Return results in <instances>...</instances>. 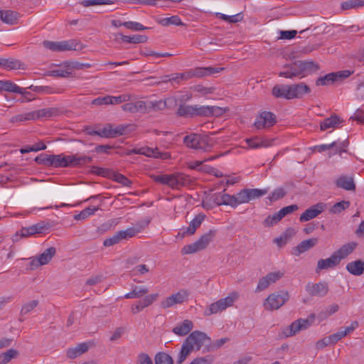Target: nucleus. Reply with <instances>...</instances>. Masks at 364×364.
I'll return each mask as SVG.
<instances>
[{
    "label": "nucleus",
    "mask_w": 364,
    "mask_h": 364,
    "mask_svg": "<svg viewBox=\"0 0 364 364\" xmlns=\"http://www.w3.org/2000/svg\"><path fill=\"white\" fill-rule=\"evenodd\" d=\"M216 17L231 23H235L237 22H240L242 21L243 19V15L242 13H238L235 15L232 16H228L221 13H216L215 14Z\"/></svg>",
    "instance_id": "nucleus-44"
},
{
    "label": "nucleus",
    "mask_w": 364,
    "mask_h": 364,
    "mask_svg": "<svg viewBox=\"0 0 364 364\" xmlns=\"http://www.w3.org/2000/svg\"><path fill=\"white\" fill-rule=\"evenodd\" d=\"M70 160H69V166H82L92 162V159L90 156L84 155H70L68 156Z\"/></svg>",
    "instance_id": "nucleus-34"
},
{
    "label": "nucleus",
    "mask_w": 364,
    "mask_h": 364,
    "mask_svg": "<svg viewBox=\"0 0 364 364\" xmlns=\"http://www.w3.org/2000/svg\"><path fill=\"white\" fill-rule=\"evenodd\" d=\"M289 296L287 291H279L271 294L265 299L264 307L267 311H273L279 309L289 300Z\"/></svg>",
    "instance_id": "nucleus-7"
},
{
    "label": "nucleus",
    "mask_w": 364,
    "mask_h": 364,
    "mask_svg": "<svg viewBox=\"0 0 364 364\" xmlns=\"http://www.w3.org/2000/svg\"><path fill=\"white\" fill-rule=\"evenodd\" d=\"M299 61V70L301 73L300 78H302L312 73L317 71L319 69L318 64L314 61Z\"/></svg>",
    "instance_id": "nucleus-22"
},
{
    "label": "nucleus",
    "mask_w": 364,
    "mask_h": 364,
    "mask_svg": "<svg viewBox=\"0 0 364 364\" xmlns=\"http://www.w3.org/2000/svg\"><path fill=\"white\" fill-rule=\"evenodd\" d=\"M247 145L252 149H258L261 147H268L272 145L273 139H267L259 136H255L245 139Z\"/></svg>",
    "instance_id": "nucleus-24"
},
{
    "label": "nucleus",
    "mask_w": 364,
    "mask_h": 364,
    "mask_svg": "<svg viewBox=\"0 0 364 364\" xmlns=\"http://www.w3.org/2000/svg\"><path fill=\"white\" fill-rule=\"evenodd\" d=\"M315 319V314H311L307 318H299L292 322L288 327L284 329L283 333L286 337L296 335L301 331L307 329L313 323Z\"/></svg>",
    "instance_id": "nucleus-6"
},
{
    "label": "nucleus",
    "mask_w": 364,
    "mask_h": 364,
    "mask_svg": "<svg viewBox=\"0 0 364 364\" xmlns=\"http://www.w3.org/2000/svg\"><path fill=\"white\" fill-rule=\"evenodd\" d=\"M68 156L60 155H51L52 164L50 166L53 167H68L69 166Z\"/></svg>",
    "instance_id": "nucleus-37"
},
{
    "label": "nucleus",
    "mask_w": 364,
    "mask_h": 364,
    "mask_svg": "<svg viewBox=\"0 0 364 364\" xmlns=\"http://www.w3.org/2000/svg\"><path fill=\"white\" fill-rule=\"evenodd\" d=\"M209 106L194 105V117H210Z\"/></svg>",
    "instance_id": "nucleus-60"
},
{
    "label": "nucleus",
    "mask_w": 364,
    "mask_h": 364,
    "mask_svg": "<svg viewBox=\"0 0 364 364\" xmlns=\"http://www.w3.org/2000/svg\"><path fill=\"white\" fill-rule=\"evenodd\" d=\"M284 276V272L277 271L270 272L265 277H262L258 282L257 291H260L266 289L270 284L275 283Z\"/></svg>",
    "instance_id": "nucleus-16"
},
{
    "label": "nucleus",
    "mask_w": 364,
    "mask_h": 364,
    "mask_svg": "<svg viewBox=\"0 0 364 364\" xmlns=\"http://www.w3.org/2000/svg\"><path fill=\"white\" fill-rule=\"evenodd\" d=\"M176 113L180 117H194V105H180Z\"/></svg>",
    "instance_id": "nucleus-43"
},
{
    "label": "nucleus",
    "mask_w": 364,
    "mask_h": 364,
    "mask_svg": "<svg viewBox=\"0 0 364 364\" xmlns=\"http://www.w3.org/2000/svg\"><path fill=\"white\" fill-rule=\"evenodd\" d=\"M296 210H298V205L294 204L282 208L280 210L276 213V215L280 221L287 215L290 214Z\"/></svg>",
    "instance_id": "nucleus-57"
},
{
    "label": "nucleus",
    "mask_w": 364,
    "mask_h": 364,
    "mask_svg": "<svg viewBox=\"0 0 364 364\" xmlns=\"http://www.w3.org/2000/svg\"><path fill=\"white\" fill-rule=\"evenodd\" d=\"M336 82V74L334 73H328L325 76L320 77L317 79L316 84L320 85H328Z\"/></svg>",
    "instance_id": "nucleus-46"
},
{
    "label": "nucleus",
    "mask_w": 364,
    "mask_h": 364,
    "mask_svg": "<svg viewBox=\"0 0 364 364\" xmlns=\"http://www.w3.org/2000/svg\"><path fill=\"white\" fill-rule=\"evenodd\" d=\"M20 60L15 58H0V66L7 70H17L21 68Z\"/></svg>",
    "instance_id": "nucleus-38"
},
{
    "label": "nucleus",
    "mask_w": 364,
    "mask_h": 364,
    "mask_svg": "<svg viewBox=\"0 0 364 364\" xmlns=\"http://www.w3.org/2000/svg\"><path fill=\"white\" fill-rule=\"evenodd\" d=\"M121 36V39L123 42L128 43H145L147 41L148 38L144 35H133L132 36H124L123 34H119Z\"/></svg>",
    "instance_id": "nucleus-41"
},
{
    "label": "nucleus",
    "mask_w": 364,
    "mask_h": 364,
    "mask_svg": "<svg viewBox=\"0 0 364 364\" xmlns=\"http://www.w3.org/2000/svg\"><path fill=\"white\" fill-rule=\"evenodd\" d=\"M184 342L193 350H199L204 345L210 342V338L203 332L195 331L186 338Z\"/></svg>",
    "instance_id": "nucleus-8"
},
{
    "label": "nucleus",
    "mask_w": 364,
    "mask_h": 364,
    "mask_svg": "<svg viewBox=\"0 0 364 364\" xmlns=\"http://www.w3.org/2000/svg\"><path fill=\"white\" fill-rule=\"evenodd\" d=\"M224 68H213V67H206V68H196L193 70H190L187 72L182 73L183 80H187L193 77H202L205 75H210L214 73H220L221 70H223Z\"/></svg>",
    "instance_id": "nucleus-12"
},
{
    "label": "nucleus",
    "mask_w": 364,
    "mask_h": 364,
    "mask_svg": "<svg viewBox=\"0 0 364 364\" xmlns=\"http://www.w3.org/2000/svg\"><path fill=\"white\" fill-rule=\"evenodd\" d=\"M311 91L309 87L304 82L293 84L289 85V97L301 98L304 94L309 93Z\"/></svg>",
    "instance_id": "nucleus-19"
},
{
    "label": "nucleus",
    "mask_w": 364,
    "mask_h": 364,
    "mask_svg": "<svg viewBox=\"0 0 364 364\" xmlns=\"http://www.w3.org/2000/svg\"><path fill=\"white\" fill-rule=\"evenodd\" d=\"M357 246L356 242H348L347 244L343 245L340 249H338L334 254L339 258V261L348 257L350 254L353 252L355 248Z\"/></svg>",
    "instance_id": "nucleus-32"
},
{
    "label": "nucleus",
    "mask_w": 364,
    "mask_h": 364,
    "mask_svg": "<svg viewBox=\"0 0 364 364\" xmlns=\"http://www.w3.org/2000/svg\"><path fill=\"white\" fill-rule=\"evenodd\" d=\"M193 327V322L190 320H184L182 323H178L174 327L172 331L180 336L187 335Z\"/></svg>",
    "instance_id": "nucleus-29"
},
{
    "label": "nucleus",
    "mask_w": 364,
    "mask_h": 364,
    "mask_svg": "<svg viewBox=\"0 0 364 364\" xmlns=\"http://www.w3.org/2000/svg\"><path fill=\"white\" fill-rule=\"evenodd\" d=\"M350 204V202L347 200H342L341 202L336 203L330 209V213L333 214L341 213L342 211L348 208Z\"/></svg>",
    "instance_id": "nucleus-53"
},
{
    "label": "nucleus",
    "mask_w": 364,
    "mask_h": 364,
    "mask_svg": "<svg viewBox=\"0 0 364 364\" xmlns=\"http://www.w3.org/2000/svg\"><path fill=\"white\" fill-rule=\"evenodd\" d=\"M64 68H58L52 71V74L55 77H69L72 75L71 68L68 66V62H65L63 64Z\"/></svg>",
    "instance_id": "nucleus-55"
},
{
    "label": "nucleus",
    "mask_w": 364,
    "mask_h": 364,
    "mask_svg": "<svg viewBox=\"0 0 364 364\" xmlns=\"http://www.w3.org/2000/svg\"><path fill=\"white\" fill-rule=\"evenodd\" d=\"M343 122L341 118L336 115H332L331 117L325 119L320 123V129L322 131L326 130L329 128L338 127V126Z\"/></svg>",
    "instance_id": "nucleus-31"
},
{
    "label": "nucleus",
    "mask_w": 364,
    "mask_h": 364,
    "mask_svg": "<svg viewBox=\"0 0 364 364\" xmlns=\"http://www.w3.org/2000/svg\"><path fill=\"white\" fill-rule=\"evenodd\" d=\"M89 349V346L86 343L77 344L75 348H70L67 350V357L73 359L81 355L82 353L87 352Z\"/></svg>",
    "instance_id": "nucleus-28"
},
{
    "label": "nucleus",
    "mask_w": 364,
    "mask_h": 364,
    "mask_svg": "<svg viewBox=\"0 0 364 364\" xmlns=\"http://www.w3.org/2000/svg\"><path fill=\"white\" fill-rule=\"evenodd\" d=\"M272 95L277 98H285L291 100L289 97V85H277L272 88Z\"/></svg>",
    "instance_id": "nucleus-35"
},
{
    "label": "nucleus",
    "mask_w": 364,
    "mask_h": 364,
    "mask_svg": "<svg viewBox=\"0 0 364 364\" xmlns=\"http://www.w3.org/2000/svg\"><path fill=\"white\" fill-rule=\"evenodd\" d=\"M166 107V100L148 101V113L163 110Z\"/></svg>",
    "instance_id": "nucleus-48"
},
{
    "label": "nucleus",
    "mask_w": 364,
    "mask_h": 364,
    "mask_svg": "<svg viewBox=\"0 0 364 364\" xmlns=\"http://www.w3.org/2000/svg\"><path fill=\"white\" fill-rule=\"evenodd\" d=\"M336 185L338 188H343L346 191H355V184L353 177L348 176H341L336 181Z\"/></svg>",
    "instance_id": "nucleus-26"
},
{
    "label": "nucleus",
    "mask_w": 364,
    "mask_h": 364,
    "mask_svg": "<svg viewBox=\"0 0 364 364\" xmlns=\"http://www.w3.org/2000/svg\"><path fill=\"white\" fill-rule=\"evenodd\" d=\"M210 200L215 205L220 206L222 205H232L230 195L223 193H215L210 197Z\"/></svg>",
    "instance_id": "nucleus-30"
},
{
    "label": "nucleus",
    "mask_w": 364,
    "mask_h": 364,
    "mask_svg": "<svg viewBox=\"0 0 364 364\" xmlns=\"http://www.w3.org/2000/svg\"><path fill=\"white\" fill-rule=\"evenodd\" d=\"M306 292L311 296L323 297L328 291V285L326 282H309L305 287Z\"/></svg>",
    "instance_id": "nucleus-14"
},
{
    "label": "nucleus",
    "mask_w": 364,
    "mask_h": 364,
    "mask_svg": "<svg viewBox=\"0 0 364 364\" xmlns=\"http://www.w3.org/2000/svg\"><path fill=\"white\" fill-rule=\"evenodd\" d=\"M205 215L203 213H199L191 221L189 226L186 228H183L180 230L178 236L181 238L186 237V235H193L197 228H198L202 224L203 221L205 220Z\"/></svg>",
    "instance_id": "nucleus-13"
},
{
    "label": "nucleus",
    "mask_w": 364,
    "mask_h": 364,
    "mask_svg": "<svg viewBox=\"0 0 364 364\" xmlns=\"http://www.w3.org/2000/svg\"><path fill=\"white\" fill-rule=\"evenodd\" d=\"M276 122L277 119L274 114L264 111L257 117L254 124L255 127L259 129L272 127Z\"/></svg>",
    "instance_id": "nucleus-15"
},
{
    "label": "nucleus",
    "mask_w": 364,
    "mask_h": 364,
    "mask_svg": "<svg viewBox=\"0 0 364 364\" xmlns=\"http://www.w3.org/2000/svg\"><path fill=\"white\" fill-rule=\"evenodd\" d=\"M30 89L33 90V91L38 92H43L46 94H54V93H61L63 90L59 88H53L48 86H36L33 87L31 85Z\"/></svg>",
    "instance_id": "nucleus-52"
},
{
    "label": "nucleus",
    "mask_w": 364,
    "mask_h": 364,
    "mask_svg": "<svg viewBox=\"0 0 364 364\" xmlns=\"http://www.w3.org/2000/svg\"><path fill=\"white\" fill-rule=\"evenodd\" d=\"M216 235V230H210L209 232L203 234L195 242L185 245L182 250V255L193 254L205 249L210 242L213 240Z\"/></svg>",
    "instance_id": "nucleus-3"
},
{
    "label": "nucleus",
    "mask_w": 364,
    "mask_h": 364,
    "mask_svg": "<svg viewBox=\"0 0 364 364\" xmlns=\"http://www.w3.org/2000/svg\"><path fill=\"white\" fill-rule=\"evenodd\" d=\"M238 294L232 292L225 298L220 299L216 302L211 304L204 311V316H209L214 314H218L231 306L237 299Z\"/></svg>",
    "instance_id": "nucleus-5"
},
{
    "label": "nucleus",
    "mask_w": 364,
    "mask_h": 364,
    "mask_svg": "<svg viewBox=\"0 0 364 364\" xmlns=\"http://www.w3.org/2000/svg\"><path fill=\"white\" fill-rule=\"evenodd\" d=\"M159 23L163 26H168L169 25L183 26L184 23L181 21L178 16H172L171 17L164 18L159 20Z\"/></svg>",
    "instance_id": "nucleus-45"
},
{
    "label": "nucleus",
    "mask_w": 364,
    "mask_h": 364,
    "mask_svg": "<svg viewBox=\"0 0 364 364\" xmlns=\"http://www.w3.org/2000/svg\"><path fill=\"white\" fill-rule=\"evenodd\" d=\"M339 309L338 304H332L327 307L324 311H322L318 314V318L319 320L323 321L328 318L329 316L335 314Z\"/></svg>",
    "instance_id": "nucleus-50"
},
{
    "label": "nucleus",
    "mask_w": 364,
    "mask_h": 364,
    "mask_svg": "<svg viewBox=\"0 0 364 364\" xmlns=\"http://www.w3.org/2000/svg\"><path fill=\"white\" fill-rule=\"evenodd\" d=\"M340 263L339 258L333 253L327 259H321L317 262L316 272H319L322 269L333 268Z\"/></svg>",
    "instance_id": "nucleus-21"
},
{
    "label": "nucleus",
    "mask_w": 364,
    "mask_h": 364,
    "mask_svg": "<svg viewBox=\"0 0 364 364\" xmlns=\"http://www.w3.org/2000/svg\"><path fill=\"white\" fill-rule=\"evenodd\" d=\"M213 361V356L208 355L205 357H199L193 359L190 364H211Z\"/></svg>",
    "instance_id": "nucleus-64"
},
{
    "label": "nucleus",
    "mask_w": 364,
    "mask_h": 364,
    "mask_svg": "<svg viewBox=\"0 0 364 364\" xmlns=\"http://www.w3.org/2000/svg\"><path fill=\"white\" fill-rule=\"evenodd\" d=\"M6 91L21 95L30 94L10 80H0V92Z\"/></svg>",
    "instance_id": "nucleus-25"
},
{
    "label": "nucleus",
    "mask_w": 364,
    "mask_h": 364,
    "mask_svg": "<svg viewBox=\"0 0 364 364\" xmlns=\"http://www.w3.org/2000/svg\"><path fill=\"white\" fill-rule=\"evenodd\" d=\"M183 77L182 73H171L170 75L161 76L160 77V80L155 82V83L159 84L170 82L172 84H179L181 81H183Z\"/></svg>",
    "instance_id": "nucleus-39"
},
{
    "label": "nucleus",
    "mask_w": 364,
    "mask_h": 364,
    "mask_svg": "<svg viewBox=\"0 0 364 364\" xmlns=\"http://www.w3.org/2000/svg\"><path fill=\"white\" fill-rule=\"evenodd\" d=\"M139 231V228L134 227L129 228L124 230H119L113 236L105 240L103 245L105 247L112 246L119 243L122 240H127L135 236L136 234H137Z\"/></svg>",
    "instance_id": "nucleus-9"
},
{
    "label": "nucleus",
    "mask_w": 364,
    "mask_h": 364,
    "mask_svg": "<svg viewBox=\"0 0 364 364\" xmlns=\"http://www.w3.org/2000/svg\"><path fill=\"white\" fill-rule=\"evenodd\" d=\"M193 350L183 342L181 346V351L178 354L176 359L177 364H181L186 360V358L191 353Z\"/></svg>",
    "instance_id": "nucleus-47"
},
{
    "label": "nucleus",
    "mask_w": 364,
    "mask_h": 364,
    "mask_svg": "<svg viewBox=\"0 0 364 364\" xmlns=\"http://www.w3.org/2000/svg\"><path fill=\"white\" fill-rule=\"evenodd\" d=\"M35 161L38 164H42L48 166H50L52 164L51 155L46 154H41L36 157Z\"/></svg>",
    "instance_id": "nucleus-62"
},
{
    "label": "nucleus",
    "mask_w": 364,
    "mask_h": 364,
    "mask_svg": "<svg viewBox=\"0 0 364 364\" xmlns=\"http://www.w3.org/2000/svg\"><path fill=\"white\" fill-rule=\"evenodd\" d=\"M56 249L54 247H50L43 251L38 257H31L29 258L31 262L29 263V269L34 270L40 266L47 264L55 255Z\"/></svg>",
    "instance_id": "nucleus-11"
},
{
    "label": "nucleus",
    "mask_w": 364,
    "mask_h": 364,
    "mask_svg": "<svg viewBox=\"0 0 364 364\" xmlns=\"http://www.w3.org/2000/svg\"><path fill=\"white\" fill-rule=\"evenodd\" d=\"M318 239L317 237H312L303 240L298 245L292 248L291 254L295 256H299L304 252H306L314 247L318 244Z\"/></svg>",
    "instance_id": "nucleus-18"
},
{
    "label": "nucleus",
    "mask_w": 364,
    "mask_h": 364,
    "mask_svg": "<svg viewBox=\"0 0 364 364\" xmlns=\"http://www.w3.org/2000/svg\"><path fill=\"white\" fill-rule=\"evenodd\" d=\"M346 269L353 275L360 276L363 274L362 260H355L348 263Z\"/></svg>",
    "instance_id": "nucleus-40"
},
{
    "label": "nucleus",
    "mask_w": 364,
    "mask_h": 364,
    "mask_svg": "<svg viewBox=\"0 0 364 364\" xmlns=\"http://www.w3.org/2000/svg\"><path fill=\"white\" fill-rule=\"evenodd\" d=\"M231 207L236 208L242 203H246L249 202L247 189H242L241 191L237 193L236 195L231 196Z\"/></svg>",
    "instance_id": "nucleus-33"
},
{
    "label": "nucleus",
    "mask_w": 364,
    "mask_h": 364,
    "mask_svg": "<svg viewBox=\"0 0 364 364\" xmlns=\"http://www.w3.org/2000/svg\"><path fill=\"white\" fill-rule=\"evenodd\" d=\"M33 119H40L43 117H51L58 113L56 108H45L36 111L31 112Z\"/></svg>",
    "instance_id": "nucleus-36"
},
{
    "label": "nucleus",
    "mask_w": 364,
    "mask_h": 364,
    "mask_svg": "<svg viewBox=\"0 0 364 364\" xmlns=\"http://www.w3.org/2000/svg\"><path fill=\"white\" fill-rule=\"evenodd\" d=\"M149 292V289L145 287L135 286L132 291L124 295L125 299L140 298Z\"/></svg>",
    "instance_id": "nucleus-42"
},
{
    "label": "nucleus",
    "mask_w": 364,
    "mask_h": 364,
    "mask_svg": "<svg viewBox=\"0 0 364 364\" xmlns=\"http://www.w3.org/2000/svg\"><path fill=\"white\" fill-rule=\"evenodd\" d=\"M299 70V61H295L290 64H286L284 66V70L281 71L279 75L287 78L300 77L301 73Z\"/></svg>",
    "instance_id": "nucleus-20"
},
{
    "label": "nucleus",
    "mask_w": 364,
    "mask_h": 364,
    "mask_svg": "<svg viewBox=\"0 0 364 364\" xmlns=\"http://www.w3.org/2000/svg\"><path fill=\"white\" fill-rule=\"evenodd\" d=\"M267 193V190L262 189H247L249 202L252 200L259 198Z\"/></svg>",
    "instance_id": "nucleus-58"
},
{
    "label": "nucleus",
    "mask_w": 364,
    "mask_h": 364,
    "mask_svg": "<svg viewBox=\"0 0 364 364\" xmlns=\"http://www.w3.org/2000/svg\"><path fill=\"white\" fill-rule=\"evenodd\" d=\"M363 6H364V0H350L341 4V8L343 10L359 8Z\"/></svg>",
    "instance_id": "nucleus-56"
},
{
    "label": "nucleus",
    "mask_w": 364,
    "mask_h": 364,
    "mask_svg": "<svg viewBox=\"0 0 364 364\" xmlns=\"http://www.w3.org/2000/svg\"><path fill=\"white\" fill-rule=\"evenodd\" d=\"M38 304V300H32L23 305L21 309V314L25 315L31 312Z\"/></svg>",
    "instance_id": "nucleus-63"
},
{
    "label": "nucleus",
    "mask_w": 364,
    "mask_h": 364,
    "mask_svg": "<svg viewBox=\"0 0 364 364\" xmlns=\"http://www.w3.org/2000/svg\"><path fill=\"white\" fill-rule=\"evenodd\" d=\"M183 143L190 149L207 152L213 148L214 140L207 135L191 133L183 137Z\"/></svg>",
    "instance_id": "nucleus-2"
},
{
    "label": "nucleus",
    "mask_w": 364,
    "mask_h": 364,
    "mask_svg": "<svg viewBox=\"0 0 364 364\" xmlns=\"http://www.w3.org/2000/svg\"><path fill=\"white\" fill-rule=\"evenodd\" d=\"M159 297V294H151L149 295L145 296V297L139 301V302L141 304L142 307L144 309L146 307H148L151 304H152Z\"/></svg>",
    "instance_id": "nucleus-61"
},
{
    "label": "nucleus",
    "mask_w": 364,
    "mask_h": 364,
    "mask_svg": "<svg viewBox=\"0 0 364 364\" xmlns=\"http://www.w3.org/2000/svg\"><path fill=\"white\" fill-rule=\"evenodd\" d=\"M111 179L127 187L131 186L132 183V181H130L125 176L114 171H113V175H112Z\"/></svg>",
    "instance_id": "nucleus-54"
},
{
    "label": "nucleus",
    "mask_w": 364,
    "mask_h": 364,
    "mask_svg": "<svg viewBox=\"0 0 364 364\" xmlns=\"http://www.w3.org/2000/svg\"><path fill=\"white\" fill-rule=\"evenodd\" d=\"M189 291L187 289H181L178 292L166 297L161 302V307L166 309L173 306L176 304H181L188 301Z\"/></svg>",
    "instance_id": "nucleus-10"
},
{
    "label": "nucleus",
    "mask_w": 364,
    "mask_h": 364,
    "mask_svg": "<svg viewBox=\"0 0 364 364\" xmlns=\"http://www.w3.org/2000/svg\"><path fill=\"white\" fill-rule=\"evenodd\" d=\"M326 205L323 203H318L306 210L300 216V222H306L317 217L324 211Z\"/></svg>",
    "instance_id": "nucleus-17"
},
{
    "label": "nucleus",
    "mask_w": 364,
    "mask_h": 364,
    "mask_svg": "<svg viewBox=\"0 0 364 364\" xmlns=\"http://www.w3.org/2000/svg\"><path fill=\"white\" fill-rule=\"evenodd\" d=\"M43 45L45 48L55 52L67 50H79L82 48L80 42L76 40L63 41L59 42L44 41Z\"/></svg>",
    "instance_id": "nucleus-4"
},
{
    "label": "nucleus",
    "mask_w": 364,
    "mask_h": 364,
    "mask_svg": "<svg viewBox=\"0 0 364 364\" xmlns=\"http://www.w3.org/2000/svg\"><path fill=\"white\" fill-rule=\"evenodd\" d=\"M151 178L155 182L167 185L172 189H179L181 187L188 186L193 183L191 176L183 173L153 175Z\"/></svg>",
    "instance_id": "nucleus-1"
},
{
    "label": "nucleus",
    "mask_w": 364,
    "mask_h": 364,
    "mask_svg": "<svg viewBox=\"0 0 364 364\" xmlns=\"http://www.w3.org/2000/svg\"><path fill=\"white\" fill-rule=\"evenodd\" d=\"M119 25L123 26L127 28L132 31H143L148 28L147 27L144 26L142 24L134 21H125L122 23H119Z\"/></svg>",
    "instance_id": "nucleus-59"
},
{
    "label": "nucleus",
    "mask_w": 364,
    "mask_h": 364,
    "mask_svg": "<svg viewBox=\"0 0 364 364\" xmlns=\"http://www.w3.org/2000/svg\"><path fill=\"white\" fill-rule=\"evenodd\" d=\"M155 364H173L171 355L164 352H159L156 354L154 358Z\"/></svg>",
    "instance_id": "nucleus-49"
},
{
    "label": "nucleus",
    "mask_w": 364,
    "mask_h": 364,
    "mask_svg": "<svg viewBox=\"0 0 364 364\" xmlns=\"http://www.w3.org/2000/svg\"><path fill=\"white\" fill-rule=\"evenodd\" d=\"M18 352L14 349H9L6 352L0 354V364H6L12 358H16Z\"/></svg>",
    "instance_id": "nucleus-51"
},
{
    "label": "nucleus",
    "mask_w": 364,
    "mask_h": 364,
    "mask_svg": "<svg viewBox=\"0 0 364 364\" xmlns=\"http://www.w3.org/2000/svg\"><path fill=\"white\" fill-rule=\"evenodd\" d=\"M18 16L17 12L11 10H0V19L7 24H16Z\"/></svg>",
    "instance_id": "nucleus-27"
},
{
    "label": "nucleus",
    "mask_w": 364,
    "mask_h": 364,
    "mask_svg": "<svg viewBox=\"0 0 364 364\" xmlns=\"http://www.w3.org/2000/svg\"><path fill=\"white\" fill-rule=\"evenodd\" d=\"M141 155L154 159H168L171 158L168 152H161L156 147L154 149L150 147H141Z\"/></svg>",
    "instance_id": "nucleus-23"
}]
</instances>
